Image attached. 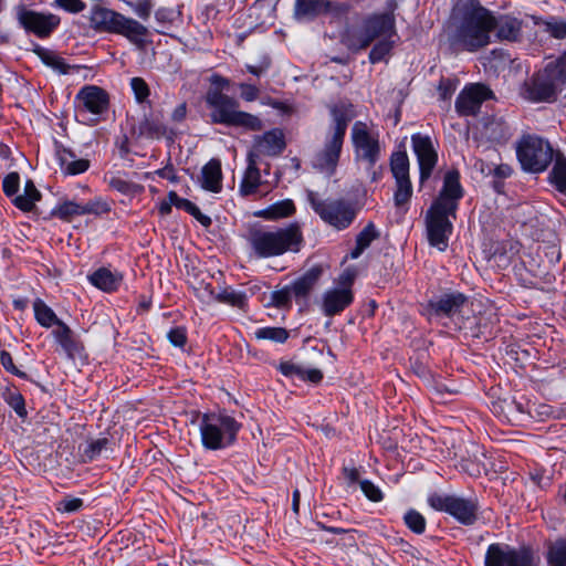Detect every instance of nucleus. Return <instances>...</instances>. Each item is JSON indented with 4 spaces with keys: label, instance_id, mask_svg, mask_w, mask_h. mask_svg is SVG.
<instances>
[{
    "label": "nucleus",
    "instance_id": "cd10ccee",
    "mask_svg": "<svg viewBox=\"0 0 566 566\" xmlns=\"http://www.w3.org/2000/svg\"><path fill=\"white\" fill-rule=\"evenodd\" d=\"M90 282L104 292H113L122 284L123 275L119 272H112L109 269L101 268L88 276Z\"/></svg>",
    "mask_w": 566,
    "mask_h": 566
},
{
    "label": "nucleus",
    "instance_id": "a19ab883",
    "mask_svg": "<svg viewBox=\"0 0 566 566\" xmlns=\"http://www.w3.org/2000/svg\"><path fill=\"white\" fill-rule=\"evenodd\" d=\"M111 211V205L102 197H96L88 202L82 205V216L94 214L101 216Z\"/></svg>",
    "mask_w": 566,
    "mask_h": 566
},
{
    "label": "nucleus",
    "instance_id": "de8ad7c7",
    "mask_svg": "<svg viewBox=\"0 0 566 566\" xmlns=\"http://www.w3.org/2000/svg\"><path fill=\"white\" fill-rule=\"evenodd\" d=\"M392 44L389 39L378 40L369 53L370 63L375 64L380 62L390 52Z\"/></svg>",
    "mask_w": 566,
    "mask_h": 566
},
{
    "label": "nucleus",
    "instance_id": "49530a36",
    "mask_svg": "<svg viewBox=\"0 0 566 566\" xmlns=\"http://www.w3.org/2000/svg\"><path fill=\"white\" fill-rule=\"evenodd\" d=\"M130 87L134 92L137 103L142 104V103L148 102L150 90L144 78L133 77L130 80Z\"/></svg>",
    "mask_w": 566,
    "mask_h": 566
},
{
    "label": "nucleus",
    "instance_id": "79ce46f5",
    "mask_svg": "<svg viewBox=\"0 0 566 566\" xmlns=\"http://www.w3.org/2000/svg\"><path fill=\"white\" fill-rule=\"evenodd\" d=\"M551 566H566V541L556 542L548 552Z\"/></svg>",
    "mask_w": 566,
    "mask_h": 566
},
{
    "label": "nucleus",
    "instance_id": "e433bc0d",
    "mask_svg": "<svg viewBox=\"0 0 566 566\" xmlns=\"http://www.w3.org/2000/svg\"><path fill=\"white\" fill-rule=\"evenodd\" d=\"M36 53L40 56L41 61L45 65L52 67L54 71L59 72L60 74L69 73L70 65L65 63V60L63 57L59 56L53 51L40 49L36 51Z\"/></svg>",
    "mask_w": 566,
    "mask_h": 566
},
{
    "label": "nucleus",
    "instance_id": "8fccbe9b",
    "mask_svg": "<svg viewBox=\"0 0 566 566\" xmlns=\"http://www.w3.org/2000/svg\"><path fill=\"white\" fill-rule=\"evenodd\" d=\"M292 297L293 295L291 293V290L289 289V286H285L284 289L274 291L271 294V302L276 307H290Z\"/></svg>",
    "mask_w": 566,
    "mask_h": 566
},
{
    "label": "nucleus",
    "instance_id": "ddd939ff",
    "mask_svg": "<svg viewBox=\"0 0 566 566\" xmlns=\"http://www.w3.org/2000/svg\"><path fill=\"white\" fill-rule=\"evenodd\" d=\"M428 504L436 511L449 513L465 525H471L476 520L478 504L473 500L433 493L429 495Z\"/></svg>",
    "mask_w": 566,
    "mask_h": 566
},
{
    "label": "nucleus",
    "instance_id": "dca6fc26",
    "mask_svg": "<svg viewBox=\"0 0 566 566\" xmlns=\"http://www.w3.org/2000/svg\"><path fill=\"white\" fill-rule=\"evenodd\" d=\"M493 98V92L484 84L465 85L455 99V111L460 116H474L484 101Z\"/></svg>",
    "mask_w": 566,
    "mask_h": 566
},
{
    "label": "nucleus",
    "instance_id": "680f3d73",
    "mask_svg": "<svg viewBox=\"0 0 566 566\" xmlns=\"http://www.w3.org/2000/svg\"><path fill=\"white\" fill-rule=\"evenodd\" d=\"M6 400L19 417L23 418L27 416L24 399L21 394L12 392L8 396Z\"/></svg>",
    "mask_w": 566,
    "mask_h": 566
},
{
    "label": "nucleus",
    "instance_id": "39448f33",
    "mask_svg": "<svg viewBox=\"0 0 566 566\" xmlns=\"http://www.w3.org/2000/svg\"><path fill=\"white\" fill-rule=\"evenodd\" d=\"M303 242L301 228L291 223L275 230L255 229L250 232L249 243L259 258L282 255L297 252Z\"/></svg>",
    "mask_w": 566,
    "mask_h": 566
},
{
    "label": "nucleus",
    "instance_id": "0eeeda50",
    "mask_svg": "<svg viewBox=\"0 0 566 566\" xmlns=\"http://www.w3.org/2000/svg\"><path fill=\"white\" fill-rule=\"evenodd\" d=\"M566 82V52L548 63L543 71L536 73L524 84L522 95L531 102H553Z\"/></svg>",
    "mask_w": 566,
    "mask_h": 566
},
{
    "label": "nucleus",
    "instance_id": "72a5a7b5",
    "mask_svg": "<svg viewBox=\"0 0 566 566\" xmlns=\"http://www.w3.org/2000/svg\"><path fill=\"white\" fill-rule=\"evenodd\" d=\"M209 293L217 302L229 304L238 308H243L247 303L245 293L233 289H224L218 294H214L212 290H209Z\"/></svg>",
    "mask_w": 566,
    "mask_h": 566
},
{
    "label": "nucleus",
    "instance_id": "ea45409f",
    "mask_svg": "<svg viewBox=\"0 0 566 566\" xmlns=\"http://www.w3.org/2000/svg\"><path fill=\"white\" fill-rule=\"evenodd\" d=\"M255 337L258 339L284 343L289 337V333L283 327H262L255 331Z\"/></svg>",
    "mask_w": 566,
    "mask_h": 566
},
{
    "label": "nucleus",
    "instance_id": "7ed1b4c3",
    "mask_svg": "<svg viewBox=\"0 0 566 566\" xmlns=\"http://www.w3.org/2000/svg\"><path fill=\"white\" fill-rule=\"evenodd\" d=\"M396 9L397 0H388L386 12L368 14L358 25L348 27L342 36L343 44L358 52L376 40L390 39L396 33Z\"/></svg>",
    "mask_w": 566,
    "mask_h": 566
},
{
    "label": "nucleus",
    "instance_id": "f3484780",
    "mask_svg": "<svg viewBox=\"0 0 566 566\" xmlns=\"http://www.w3.org/2000/svg\"><path fill=\"white\" fill-rule=\"evenodd\" d=\"M20 24L39 38H48L60 25L61 19L53 13L22 9L18 13Z\"/></svg>",
    "mask_w": 566,
    "mask_h": 566
},
{
    "label": "nucleus",
    "instance_id": "4be33fe9",
    "mask_svg": "<svg viewBox=\"0 0 566 566\" xmlns=\"http://www.w3.org/2000/svg\"><path fill=\"white\" fill-rule=\"evenodd\" d=\"M465 302V295L454 292L444 294L437 301L430 302L429 306L437 315L451 317L460 312Z\"/></svg>",
    "mask_w": 566,
    "mask_h": 566
},
{
    "label": "nucleus",
    "instance_id": "9b49d317",
    "mask_svg": "<svg viewBox=\"0 0 566 566\" xmlns=\"http://www.w3.org/2000/svg\"><path fill=\"white\" fill-rule=\"evenodd\" d=\"M516 154L524 170L539 172L552 163L554 151L548 142L527 135L518 142Z\"/></svg>",
    "mask_w": 566,
    "mask_h": 566
},
{
    "label": "nucleus",
    "instance_id": "bf43d9fd",
    "mask_svg": "<svg viewBox=\"0 0 566 566\" xmlns=\"http://www.w3.org/2000/svg\"><path fill=\"white\" fill-rule=\"evenodd\" d=\"M108 186L117 190L120 193L127 195L134 191L135 185L130 181H127L120 177L112 176L108 180Z\"/></svg>",
    "mask_w": 566,
    "mask_h": 566
},
{
    "label": "nucleus",
    "instance_id": "864d4df0",
    "mask_svg": "<svg viewBox=\"0 0 566 566\" xmlns=\"http://www.w3.org/2000/svg\"><path fill=\"white\" fill-rule=\"evenodd\" d=\"M182 205L184 207L181 209L190 213L203 227H209L211 224V218L203 214L193 202L187 199Z\"/></svg>",
    "mask_w": 566,
    "mask_h": 566
},
{
    "label": "nucleus",
    "instance_id": "1a4fd4ad",
    "mask_svg": "<svg viewBox=\"0 0 566 566\" xmlns=\"http://www.w3.org/2000/svg\"><path fill=\"white\" fill-rule=\"evenodd\" d=\"M306 198L321 220L338 231L347 229L358 213L357 206L346 199H323L313 190H307Z\"/></svg>",
    "mask_w": 566,
    "mask_h": 566
},
{
    "label": "nucleus",
    "instance_id": "58836bf2",
    "mask_svg": "<svg viewBox=\"0 0 566 566\" xmlns=\"http://www.w3.org/2000/svg\"><path fill=\"white\" fill-rule=\"evenodd\" d=\"M82 205L74 201H63L57 205L52 214L61 220L69 221L74 216H82Z\"/></svg>",
    "mask_w": 566,
    "mask_h": 566
},
{
    "label": "nucleus",
    "instance_id": "2eb2a0df",
    "mask_svg": "<svg viewBox=\"0 0 566 566\" xmlns=\"http://www.w3.org/2000/svg\"><path fill=\"white\" fill-rule=\"evenodd\" d=\"M350 7L345 2L329 0H295L294 17L297 20H313L319 14L333 18L346 15Z\"/></svg>",
    "mask_w": 566,
    "mask_h": 566
},
{
    "label": "nucleus",
    "instance_id": "a211bd4d",
    "mask_svg": "<svg viewBox=\"0 0 566 566\" xmlns=\"http://www.w3.org/2000/svg\"><path fill=\"white\" fill-rule=\"evenodd\" d=\"M411 143L420 168V181L423 182L431 176L438 161V154L429 136L413 134Z\"/></svg>",
    "mask_w": 566,
    "mask_h": 566
},
{
    "label": "nucleus",
    "instance_id": "6e6552de",
    "mask_svg": "<svg viewBox=\"0 0 566 566\" xmlns=\"http://www.w3.org/2000/svg\"><path fill=\"white\" fill-rule=\"evenodd\" d=\"M88 21L96 32L119 34L132 42H139L147 34V29L138 21L101 6L91 9Z\"/></svg>",
    "mask_w": 566,
    "mask_h": 566
},
{
    "label": "nucleus",
    "instance_id": "052dcab7",
    "mask_svg": "<svg viewBox=\"0 0 566 566\" xmlns=\"http://www.w3.org/2000/svg\"><path fill=\"white\" fill-rule=\"evenodd\" d=\"M357 276V271L354 266L345 269L336 279V287L352 289L354 281Z\"/></svg>",
    "mask_w": 566,
    "mask_h": 566
},
{
    "label": "nucleus",
    "instance_id": "774afa93",
    "mask_svg": "<svg viewBox=\"0 0 566 566\" xmlns=\"http://www.w3.org/2000/svg\"><path fill=\"white\" fill-rule=\"evenodd\" d=\"M239 87L241 90V97L244 101L253 102L259 97V90L256 86L247 83H241Z\"/></svg>",
    "mask_w": 566,
    "mask_h": 566
},
{
    "label": "nucleus",
    "instance_id": "5fc2aeb1",
    "mask_svg": "<svg viewBox=\"0 0 566 566\" xmlns=\"http://www.w3.org/2000/svg\"><path fill=\"white\" fill-rule=\"evenodd\" d=\"M53 6L70 13H78L86 8L82 0H54Z\"/></svg>",
    "mask_w": 566,
    "mask_h": 566
},
{
    "label": "nucleus",
    "instance_id": "aec40b11",
    "mask_svg": "<svg viewBox=\"0 0 566 566\" xmlns=\"http://www.w3.org/2000/svg\"><path fill=\"white\" fill-rule=\"evenodd\" d=\"M76 101L87 112L92 114H102L108 107V95L98 86L87 85L80 90Z\"/></svg>",
    "mask_w": 566,
    "mask_h": 566
},
{
    "label": "nucleus",
    "instance_id": "20e7f679",
    "mask_svg": "<svg viewBox=\"0 0 566 566\" xmlns=\"http://www.w3.org/2000/svg\"><path fill=\"white\" fill-rule=\"evenodd\" d=\"M332 125L324 146L313 157L312 165L319 172L333 176L336 171L348 123L354 117L352 105L337 104L329 108Z\"/></svg>",
    "mask_w": 566,
    "mask_h": 566
},
{
    "label": "nucleus",
    "instance_id": "13d9d810",
    "mask_svg": "<svg viewBox=\"0 0 566 566\" xmlns=\"http://www.w3.org/2000/svg\"><path fill=\"white\" fill-rule=\"evenodd\" d=\"M153 7L151 0H138L130 3V8L134 13L143 20H147L150 17Z\"/></svg>",
    "mask_w": 566,
    "mask_h": 566
},
{
    "label": "nucleus",
    "instance_id": "69168bd1",
    "mask_svg": "<svg viewBox=\"0 0 566 566\" xmlns=\"http://www.w3.org/2000/svg\"><path fill=\"white\" fill-rule=\"evenodd\" d=\"M168 339L172 345L184 347L187 340L185 328L176 327L170 329L168 333Z\"/></svg>",
    "mask_w": 566,
    "mask_h": 566
},
{
    "label": "nucleus",
    "instance_id": "f257e3e1",
    "mask_svg": "<svg viewBox=\"0 0 566 566\" xmlns=\"http://www.w3.org/2000/svg\"><path fill=\"white\" fill-rule=\"evenodd\" d=\"M463 197L458 170L446 174L442 189L426 214L427 235L430 245L444 251L452 233V220L457 218L459 200Z\"/></svg>",
    "mask_w": 566,
    "mask_h": 566
},
{
    "label": "nucleus",
    "instance_id": "f704fd0d",
    "mask_svg": "<svg viewBox=\"0 0 566 566\" xmlns=\"http://www.w3.org/2000/svg\"><path fill=\"white\" fill-rule=\"evenodd\" d=\"M390 169L396 180H409V159L406 153H394Z\"/></svg>",
    "mask_w": 566,
    "mask_h": 566
},
{
    "label": "nucleus",
    "instance_id": "4c0bfd02",
    "mask_svg": "<svg viewBox=\"0 0 566 566\" xmlns=\"http://www.w3.org/2000/svg\"><path fill=\"white\" fill-rule=\"evenodd\" d=\"M139 132L148 138L159 139L166 135V126L157 119L145 118L139 125Z\"/></svg>",
    "mask_w": 566,
    "mask_h": 566
},
{
    "label": "nucleus",
    "instance_id": "0e129e2a",
    "mask_svg": "<svg viewBox=\"0 0 566 566\" xmlns=\"http://www.w3.org/2000/svg\"><path fill=\"white\" fill-rule=\"evenodd\" d=\"M279 369L284 376L297 378V379H300V377L302 376V373H303L302 366L296 365L294 363H290V361L281 363L279 366Z\"/></svg>",
    "mask_w": 566,
    "mask_h": 566
},
{
    "label": "nucleus",
    "instance_id": "b1692460",
    "mask_svg": "<svg viewBox=\"0 0 566 566\" xmlns=\"http://www.w3.org/2000/svg\"><path fill=\"white\" fill-rule=\"evenodd\" d=\"M322 270L318 268L310 269L301 277L296 279L292 284L287 285L293 297L296 301L306 300L315 284L317 283Z\"/></svg>",
    "mask_w": 566,
    "mask_h": 566
},
{
    "label": "nucleus",
    "instance_id": "4d7b16f0",
    "mask_svg": "<svg viewBox=\"0 0 566 566\" xmlns=\"http://www.w3.org/2000/svg\"><path fill=\"white\" fill-rule=\"evenodd\" d=\"M19 187H20V176L18 172H10L9 175L6 176V178L3 180L2 188H3V192L8 197H12L13 195H15L19 190Z\"/></svg>",
    "mask_w": 566,
    "mask_h": 566
},
{
    "label": "nucleus",
    "instance_id": "f8f14e48",
    "mask_svg": "<svg viewBox=\"0 0 566 566\" xmlns=\"http://www.w3.org/2000/svg\"><path fill=\"white\" fill-rule=\"evenodd\" d=\"M350 138L356 160L364 161L369 168H374L381 155L379 133L358 120L352 127Z\"/></svg>",
    "mask_w": 566,
    "mask_h": 566
},
{
    "label": "nucleus",
    "instance_id": "6e6d98bb",
    "mask_svg": "<svg viewBox=\"0 0 566 566\" xmlns=\"http://www.w3.org/2000/svg\"><path fill=\"white\" fill-rule=\"evenodd\" d=\"M360 489L366 497L373 502H379L382 500V492L369 480L360 481Z\"/></svg>",
    "mask_w": 566,
    "mask_h": 566
},
{
    "label": "nucleus",
    "instance_id": "f03ea898",
    "mask_svg": "<svg viewBox=\"0 0 566 566\" xmlns=\"http://www.w3.org/2000/svg\"><path fill=\"white\" fill-rule=\"evenodd\" d=\"M455 10L462 12V18L452 44L470 52L488 45L493 25L492 13L474 0H462Z\"/></svg>",
    "mask_w": 566,
    "mask_h": 566
},
{
    "label": "nucleus",
    "instance_id": "e2e57ef3",
    "mask_svg": "<svg viewBox=\"0 0 566 566\" xmlns=\"http://www.w3.org/2000/svg\"><path fill=\"white\" fill-rule=\"evenodd\" d=\"M83 505V501L78 497H66L59 503L57 510L65 513L78 511Z\"/></svg>",
    "mask_w": 566,
    "mask_h": 566
},
{
    "label": "nucleus",
    "instance_id": "393cba45",
    "mask_svg": "<svg viewBox=\"0 0 566 566\" xmlns=\"http://www.w3.org/2000/svg\"><path fill=\"white\" fill-rule=\"evenodd\" d=\"M56 159L63 174L66 176L83 174L90 167V161L87 159H77L73 153L64 148L56 150Z\"/></svg>",
    "mask_w": 566,
    "mask_h": 566
},
{
    "label": "nucleus",
    "instance_id": "423d86ee",
    "mask_svg": "<svg viewBox=\"0 0 566 566\" xmlns=\"http://www.w3.org/2000/svg\"><path fill=\"white\" fill-rule=\"evenodd\" d=\"M206 102L211 108L210 118L214 124L243 127L253 132L261 130L263 127L258 116L240 111L239 102L219 90H209Z\"/></svg>",
    "mask_w": 566,
    "mask_h": 566
},
{
    "label": "nucleus",
    "instance_id": "2f4dec72",
    "mask_svg": "<svg viewBox=\"0 0 566 566\" xmlns=\"http://www.w3.org/2000/svg\"><path fill=\"white\" fill-rule=\"evenodd\" d=\"M379 237L374 223H368L356 237V245L345 259H357Z\"/></svg>",
    "mask_w": 566,
    "mask_h": 566
},
{
    "label": "nucleus",
    "instance_id": "c85d7f7f",
    "mask_svg": "<svg viewBox=\"0 0 566 566\" xmlns=\"http://www.w3.org/2000/svg\"><path fill=\"white\" fill-rule=\"evenodd\" d=\"M482 135L493 143H504L511 136L510 126L497 117L486 118L483 122Z\"/></svg>",
    "mask_w": 566,
    "mask_h": 566
},
{
    "label": "nucleus",
    "instance_id": "a18cd8bd",
    "mask_svg": "<svg viewBox=\"0 0 566 566\" xmlns=\"http://www.w3.org/2000/svg\"><path fill=\"white\" fill-rule=\"evenodd\" d=\"M109 444L111 442L107 438H99L94 440L88 444L87 449L85 450V454L91 460L102 454H106L112 451Z\"/></svg>",
    "mask_w": 566,
    "mask_h": 566
},
{
    "label": "nucleus",
    "instance_id": "bb28decb",
    "mask_svg": "<svg viewBox=\"0 0 566 566\" xmlns=\"http://www.w3.org/2000/svg\"><path fill=\"white\" fill-rule=\"evenodd\" d=\"M53 335L67 357L74 358L81 354L83 346L73 337L71 328L65 323L59 322Z\"/></svg>",
    "mask_w": 566,
    "mask_h": 566
},
{
    "label": "nucleus",
    "instance_id": "a878e982",
    "mask_svg": "<svg viewBox=\"0 0 566 566\" xmlns=\"http://www.w3.org/2000/svg\"><path fill=\"white\" fill-rule=\"evenodd\" d=\"M221 164L218 159H211L201 170V187L211 192H219L222 188Z\"/></svg>",
    "mask_w": 566,
    "mask_h": 566
},
{
    "label": "nucleus",
    "instance_id": "09e8293b",
    "mask_svg": "<svg viewBox=\"0 0 566 566\" xmlns=\"http://www.w3.org/2000/svg\"><path fill=\"white\" fill-rule=\"evenodd\" d=\"M545 31L556 39L566 38V21L551 19L544 22Z\"/></svg>",
    "mask_w": 566,
    "mask_h": 566
},
{
    "label": "nucleus",
    "instance_id": "7c9ffc66",
    "mask_svg": "<svg viewBox=\"0 0 566 566\" xmlns=\"http://www.w3.org/2000/svg\"><path fill=\"white\" fill-rule=\"evenodd\" d=\"M295 212L294 202L291 199L277 201L270 207L255 211L254 216L266 220L286 218Z\"/></svg>",
    "mask_w": 566,
    "mask_h": 566
},
{
    "label": "nucleus",
    "instance_id": "5701e85b",
    "mask_svg": "<svg viewBox=\"0 0 566 566\" xmlns=\"http://www.w3.org/2000/svg\"><path fill=\"white\" fill-rule=\"evenodd\" d=\"M522 22L511 15L493 17L492 31L500 40L516 41L520 36Z\"/></svg>",
    "mask_w": 566,
    "mask_h": 566
},
{
    "label": "nucleus",
    "instance_id": "6ab92c4d",
    "mask_svg": "<svg viewBox=\"0 0 566 566\" xmlns=\"http://www.w3.org/2000/svg\"><path fill=\"white\" fill-rule=\"evenodd\" d=\"M354 301L352 289L332 287L324 292L322 297V312L325 316L332 317L340 314Z\"/></svg>",
    "mask_w": 566,
    "mask_h": 566
},
{
    "label": "nucleus",
    "instance_id": "338daca9",
    "mask_svg": "<svg viewBox=\"0 0 566 566\" xmlns=\"http://www.w3.org/2000/svg\"><path fill=\"white\" fill-rule=\"evenodd\" d=\"M35 201H38V200L32 197H29L25 195H19L13 199V205L18 209H20L24 212H29L34 208Z\"/></svg>",
    "mask_w": 566,
    "mask_h": 566
},
{
    "label": "nucleus",
    "instance_id": "603ef678",
    "mask_svg": "<svg viewBox=\"0 0 566 566\" xmlns=\"http://www.w3.org/2000/svg\"><path fill=\"white\" fill-rule=\"evenodd\" d=\"M0 363L1 365L3 366V368L14 375V376H18L20 378H25L27 377V374L24 371H21L13 363V358L11 356V354L7 350H1L0 352Z\"/></svg>",
    "mask_w": 566,
    "mask_h": 566
},
{
    "label": "nucleus",
    "instance_id": "412c9836",
    "mask_svg": "<svg viewBox=\"0 0 566 566\" xmlns=\"http://www.w3.org/2000/svg\"><path fill=\"white\" fill-rule=\"evenodd\" d=\"M285 148L284 134L281 129L274 128L254 138L253 153L260 155L277 156Z\"/></svg>",
    "mask_w": 566,
    "mask_h": 566
},
{
    "label": "nucleus",
    "instance_id": "9d476101",
    "mask_svg": "<svg viewBox=\"0 0 566 566\" xmlns=\"http://www.w3.org/2000/svg\"><path fill=\"white\" fill-rule=\"evenodd\" d=\"M240 423L226 413H205L200 421L202 446L208 450H219L232 444L240 430Z\"/></svg>",
    "mask_w": 566,
    "mask_h": 566
},
{
    "label": "nucleus",
    "instance_id": "473e14b6",
    "mask_svg": "<svg viewBox=\"0 0 566 566\" xmlns=\"http://www.w3.org/2000/svg\"><path fill=\"white\" fill-rule=\"evenodd\" d=\"M33 310L36 322L45 328H50L53 325L57 326L59 322H62L57 318L54 311L40 298L34 301Z\"/></svg>",
    "mask_w": 566,
    "mask_h": 566
},
{
    "label": "nucleus",
    "instance_id": "c03bdc74",
    "mask_svg": "<svg viewBox=\"0 0 566 566\" xmlns=\"http://www.w3.org/2000/svg\"><path fill=\"white\" fill-rule=\"evenodd\" d=\"M403 520L406 525L416 534H422L424 532L426 520L419 512L410 510L405 514Z\"/></svg>",
    "mask_w": 566,
    "mask_h": 566
},
{
    "label": "nucleus",
    "instance_id": "37998d69",
    "mask_svg": "<svg viewBox=\"0 0 566 566\" xmlns=\"http://www.w3.org/2000/svg\"><path fill=\"white\" fill-rule=\"evenodd\" d=\"M397 189L394 195L395 205L397 207L406 205L412 195V187L409 180H396Z\"/></svg>",
    "mask_w": 566,
    "mask_h": 566
},
{
    "label": "nucleus",
    "instance_id": "3c124183",
    "mask_svg": "<svg viewBox=\"0 0 566 566\" xmlns=\"http://www.w3.org/2000/svg\"><path fill=\"white\" fill-rule=\"evenodd\" d=\"M458 82L451 78H442L438 86V94L441 101H450L457 90Z\"/></svg>",
    "mask_w": 566,
    "mask_h": 566
},
{
    "label": "nucleus",
    "instance_id": "4468645a",
    "mask_svg": "<svg viewBox=\"0 0 566 566\" xmlns=\"http://www.w3.org/2000/svg\"><path fill=\"white\" fill-rule=\"evenodd\" d=\"M535 558L527 547L514 548L504 544H491L485 553V566H531Z\"/></svg>",
    "mask_w": 566,
    "mask_h": 566
},
{
    "label": "nucleus",
    "instance_id": "c756f323",
    "mask_svg": "<svg viewBox=\"0 0 566 566\" xmlns=\"http://www.w3.org/2000/svg\"><path fill=\"white\" fill-rule=\"evenodd\" d=\"M256 154H254L253 151H250L248 154L249 165L245 170L242 182L240 185V190L245 196L254 193L260 185L261 176L260 170L256 166Z\"/></svg>",
    "mask_w": 566,
    "mask_h": 566
},
{
    "label": "nucleus",
    "instance_id": "c9c22d12",
    "mask_svg": "<svg viewBox=\"0 0 566 566\" xmlns=\"http://www.w3.org/2000/svg\"><path fill=\"white\" fill-rule=\"evenodd\" d=\"M549 180L559 192H566V157L556 158Z\"/></svg>",
    "mask_w": 566,
    "mask_h": 566
}]
</instances>
